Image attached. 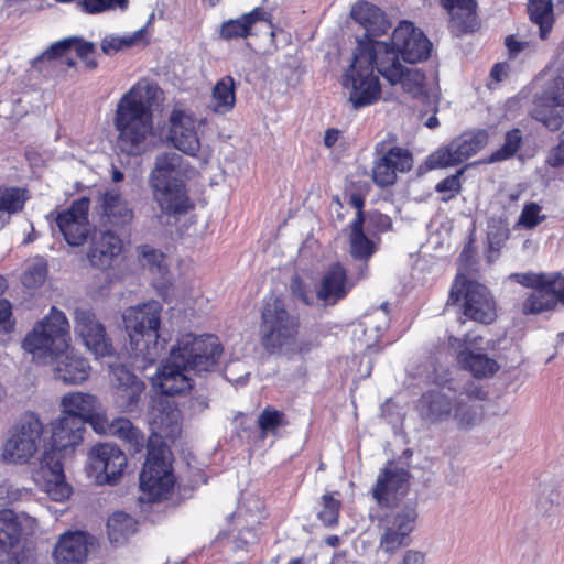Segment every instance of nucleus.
I'll return each mask as SVG.
<instances>
[{
    "label": "nucleus",
    "mask_w": 564,
    "mask_h": 564,
    "mask_svg": "<svg viewBox=\"0 0 564 564\" xmlns=\"http://www.w3.org/2000/svg\"><path fill=\"white\" fill-rule=\"evenodd\" d=\"M69 322L61 310L52 306L22 340V348L40 364L56 362L55 375L65 383L79 384L89 377L88 360L73 352Z\"/></svg>",
    "instance_id": "obj_2"
},
{
    "label": "nucleus",
    "mask_w": 564,
    "mask_h": 564,
    "mask_svg": "<svg viewBox=\"0 0 564 564\" xmlns=\"http://www.w3.org/2000/svg\"><path fill=\"white\" fill-rule=\"evenodd\" d=\"M62 415L69 419L75 431L90 423L95 430L105 417L98 413V399L89 393L70 392L62 399Z\"/></svg>",
    "instance_id": "obj_21"
},
{
    "label": "nucleus",
    "mask_w": 564,
    "mask_h": 564,
    "mask_svg": "<svg viewBox=\"0 0 564 564\" xmlns=\"http://www.w3.org/2000/svg\"><path fill=\"white\" fill-rule=\"evenodd\" d=\"M236 105V84L231 75L221 77L212 90V110L215 113L225 115L231 111Z\"/></svg>",
    "instance_id": "obj_39"
},
{
    "label": "nucleus",
    "mask_w": 564,
    "mask_h": 564,
    "mask_svg": "<svg viewBox=\"0 0 564 564\" xmlns=\"http://www.w3.org/2000/svg\"><path fill=\"white\" fill-rule=\"evenodd\" d=\"M260 21L268 22L272 26L271 14L262 7H256L237 19H229L223 22L219 35L226 41L247 39L252 35L254 24Z\"/></svg>",
    "instance_id": "obj_29"
},
{
    "label": "nucleus",
    "mask_w": 564,
    "mask_h": 564,
    "mask_svg": "<svg viewBox=\"0 0 564 564\" xmlns=\"http://www.w3.org/2000/svg\"><path fill=\"white\" fill-rule=\"evenodd\" d=\"M47 274L45 265H32L23 273L22 282L26 288H36L44 283Z\"/></svg>",
    "instance_id": "obj_57"
},
{
    "label": "nucleus",
    "mask_w": 564,
    "mask_h": 564,
    "mask_svg": "<svg viewBox=\"0 0 564 564\" xmlns=\"http://www.w3.org/2000/svg\"><path fill=\"white\" fill-rule=\"evenodd\" d=\"M530 20L540 28V37L545 40L554 23L553 3L551 0H529Z\"/></svg>",
    "instance_id": "obj_42"
},
{
    "label": "nucleus",
    "mask_w": 564,
    "mask_h": 564,
    "mask_svg": "<svg viewBox=\"0 0 564 564\" xmlns=\"http://www.w3.org/2000/svg\"><path fill=\"white\" fill-rule=\"evenodd\" d=\"M74 323L75 334L97 358L112 354L111 339L91 310L76 308Z\"/></svg>",
    "instance_id": "obj_16"
},
{
    "label": "nucleus",
    "mask_w": 564,
    "mask_h": 564,
    "mask_svg": "<svg viewBox=\"0 0 564 564\" xmlns=\"http://www.w3.org/2000/svg\"><path fill=\"white\" fill-rule=\"evenodd\" d=\"M29 191L19 186H0V230L10 223L12 215L24 209Z\"/></svg>",
    "instance_id": "obj_37"
},
{
    "label": "nucleus",
    "mask_w": 564,
    "mask_h": 564,
    "mask_svg": "<svg viewBox=\"0 0 564 564\" xmlns=\"http://www.w3.org/2000/svg\"><path fill=\"white\" fill-rule=\"evenodd\" d=\"M411 475L408 469L399 466L394 460H388L380 470L372 494H398L406 491Z\"/></svg>",
    "instance_id": "obj_34"
},
{
    "label": "nucleus",
    "mask_w": 564,
    "mask_h": 564,
    "mask_svg": "<svg viewBox=\"0 0 564 564\" xmlns=\"http://www.w3.org/2000/svg\"><path fill=\"white\" fill-rule=\"evenodd\" d=\"M162 305L156 301L147 302L126 310L123 314L124 327L129 335V345L132 354L147 364H153L164 349L160 343Z\"/></svg>",
    "instance_id": "obj_6"
},
{
    "label": "nucleus",
    "mask_w": 564,
    "mask_h": 564,
    "mask_svg": "<svg viewBox=\"0 0 564 564\" xmlns=\"http://www.w3.org/2000/svg\"><path fill=\"white\" fill-rule=\"evenodd\" d=\"M75 40L74 46L76 50L77 56L85 63L86 67L89 69H95L97 67V61L95 58V46L91 42L83 41L78 37H72Z\"/></svg>",
    "instance_id": "obj_55"
},
{
    "label": "nucleus",
    "mask_w": 564,
    "mask_h": 564,
    "mask_svg": "<svg viewBox=\"0 0 564 564\" xmlns=\"http://www.w3.org/2000/svg\"><path fill=\"white\" fill-rule=\"evenodd\" d=\"M367 229L371 235H380L392 229V219L390 216L379 210H371L366 214Z\"/></svg>",
    "instance_id": "obj_51"
},
{
    "label": "nucleus",
    "mask_w": 564,
    "mask_h": 564,
    "mask_svg": "<svg viewBox=\"0 0 564 564\" xmlns=\"http://www.w3.org/2000/svg\"><path fill=\"white\" fill-rule=\"evenodd\" d=\"M65 457L44 451L40 466L33 471V480L45 494H73V487L66 481L64 473Z\"/></svg>",
    "instance_id": "obj_22"
},
{
    "label": "nucleus",
    "mask_w": 564,
    "mask_h": 564,
    "mask_svg": "<svg viewBox=\"0 0 564 564\" xmlns=\"http://www.w3.org/2000/svg\"><path fill=\"white\" fill-rule=\"evenodd\" d=\"M128 459L116 444L99 443L89 452V469L98 485H116L123 475Z\"/></svg>",
    "instance_id": "obj_13"
},
{
    "label": "nucleus",
    "mask_w": 564,
    "mask_h": 564,
    "mask_svg": "<svg viewBox=\"0 0 564 564\" xmlns=\"http://www.w3.org/2000/svg\"><path fill=\"white\" fill-rule=\"evenodd\" d=\"M110 380L117 404L124 412H134L144 394L145 382L124 365L110 367Z\"/></svg>",
    "instance_id": "obj_19"
},
{
    "label": "nucleus",
    "mask_w": 564,
    "mask_h": 564,
    "mask_svg": "<svg viewBox=\"0 0 564 564\" xmlns=\"http://www.w3.org/2000/svg\"><path fill=\"white\" fill-rule=\"evenodd\" d=\"M180 160L175 153H164L158 156L150 174L153 197L166 215H182L194 208L186 184L177 172Z\"/></svg>",
    "instance_id": "obj_7"
},
{
    "label": "nucleus",
    "mask_w": 564,
    "mask_h": 564,
    "mask_svg": "<svg viewBox=\"0 0 564 564\" xmlns=\"http://www.w3.org/2000/svg\"><path fill=\"white\" fill-rule=\"evenodd\" d=\"M564 67L558 74L547 79L535 98L531 117L542 123L549 131L561 130L564 124Z\"/></svg>",
    "instance_id": "obj_12"
},
{
    "label": "nucleus",
    "mask_w": 564,
    "mask_h": 564,
    "mask_svg": "<svg viewBox=\"0 0 564 564\" xmlns=\"http://www.w3.org/2000/svg\"><path fill=\"white\" fill-rule=\"evenodd\" d=\"M449 14L448 28L456 35L474 33L480 28L476 0H440Z\"/></svg>",
    "instance_id": "obj_25"
},
{
    "label": "nucleus",
    "mask_w": 564,
    "mask_h": 564,
    "mask_svg": "<svg viewBox=\"0 0 564 564\" xmlns=\"http://www.w3.org/2000/svg\"><path fill=\"white\" fill-rule=\"evenodd\" d=\"M301 316L282 295L271 294L264 297L259 339L262 348L270 355L281 354L297 341L301 332Z\"/></svg>",
    "instance_id": "obj_5"
},
{
    "label": "nucleus",
    "mask_w": 564,
    "mask_h": 564,
    "mask_svg": "<svg viewBox=\"0 0 564 564\" xmlns=\"http://www.w3.org/2000/svg\"><path fill=\"white\" fill-rule=\"evenodd\" d=\"M464 137L470 143L475 154L484 149L489 142V133L485 129H478L471 133H465Z\"/></svg>",
    "instance_id": "obj_61"
},
{
    "label": "nucleus",
    "mask_w": 564,
    "mask_h": 564,
    "mask_svg": "<svg viewBox=\"0 0 564 564\" xmlns=\"http://www.w3.org/2000/svg\"><path fill=\"white\" fill-rule=\"evenodd\" d=\"M546 164L553 169L564 165V130L560 134L558 143L550 150Z\"/></svg>",
    "instance_id": "obj_59"
},
{
    "label": "nucleus",
    "mask_w": 564,
    "mask_h": 564,
    "mask_svg": "<svg viewBox=\"0 0 564 564\" xmlns=\"http://www.w3.org/2000/svg\"><path fill=\"white\" fill-rule=\"evenodd\" d=\"M165 440L170 438L160 430L153 431L147 440V457L139 475L143 494H171L174 489V455Z\"/></svg>",
    "instance_id": "obj_8"
},
{
    "label": "nucleus",
    "mask_w": 564,
    "mask_h": 564,
    "mask_svg": "<svg viewBox=\"0 0 564 564\" xmlns=\"http://www.w3.org/2000/svg\"><path fill=\"white\" fill-rule=\"evenodd\" d=\"M558 305L564 306V274L561 272L547 273L542 313L554 311Z\"/></svg>",
    "instance_id": "obj_43"
},
{
    "label": "nucleus",
    "mask_w": 564,
    "mask_h": 564,
    "mask_svg": "<svg viewBox=\"0 0 564 564\" xmlns=\"http://www.w3.org/2000/svg\"><path fill=\"white\" fill-rule=\"evenodd\" d=\"M8 289L7 280L0 275V296L3 295ZM15 321L12 318L11 303L0 297V327L6 332H11L14 328Z\"/></svg>",
    "instance_id": "obj_52"
},
{
    "label": "nucleus",
    "mask_w": 564,
    "mask_h": 564,
    "mask_svg": "<svg viewBox=\"0 0 564 564\" xmlns=\"http://www.w3.org/2000/svg\"><path fill=\"white\" fill-rule=\"evenodd\" d=\"M70 420L61 415L51 423V437L45 444L44 451H52L62 457L72 455L75 448L82 443L85 427L75 431L70 425Z\"/></svg>",
    "instance_id": "obj_27"
},
{
    "label": "nucleus",
    "mask_w": 564,
    "mask_h": 564,
    "mask_svg": "<svg viewBox=\"0 0 564 564\" xmlns=\"http://www.w3.org/2000/svg\"><path fill=\"white\" fill-rule=\"evenodd\" d=\"M173 358L185 364L195 375L214 371L223 355V346L214 335H186L172 348Z\"/></svg>",
    "instance_id": "obj_10"
},
{
    "label": "nucleus",
    "mask_w": 564,
    "mask_h": 564,
    "mask_svg": "<svg viewBox=\"0 0 564 564\" xmlns=\"http://www.w3.org/2000/svg\"><path fill=\"white\" fill-rule=\"evenodd\" d=\"M138 530V522L123 511L113 512L107 521V535L111 544H123Z\"/></svg>",
    "instance_id": "obj_41"
},
{
    "label": "nucleus",
    "mask_w": 564,
    "mask_h": 564,
    "mask_svg": "<svg viewBox=\"0 0 564 564\" xmlns=\"http://www.w3.org/2000/svg\"><path fill=\"white\" fill-rule=\"evenodd\" d=\"M74 42L75 40L68 37L53 43L46 51L36 57L34 63H37L42 59L53 61L64 56L65 53L74 46Z\"/></svg>",
    "instance_id": "obj_56"
},
{
    "label": "nucleus",
    "mask_w": 564,
    "mask_h": 564,
    "mask_svg": "<svg viewBox=\"0 0 564 564\" xmlns=\"http://www.w3.org/2000/svg\"><path fill=\"white\" fill-rule=\"evenodd\" d=\"M349 228V252L355 260L364 262L358 276V279H362L368 272V261L377 252V245L365 234V223L354 219Z\"/></svg>",
    "instance_id": "obj_32"
},
{
    "label": "nucleus",
    "mask_w": 564,
    "mask_h": 564,
    "mask_svg": "<svg viewBox=\"0 0 564 564\" xmlns=\"http://www.w3.org/2000/svg\"><path fill=\"white\" fill-rule=\"evenodd\" d=\"M90 535L83 531L64 533L56 543L53 556L57 564H83L88 555Z\"/></svg>",
    "instance_id": "obj_28"
},
{
    "label": "nucleus",
    "mask_w": 564,
    "mask_h": 564,
    "mask_svg": "<svg viewBox=\"0 0 564 564\" xmlns=\"http://www.w3.org/2000/svg\"><path fill=\"white\" fill-rule=\"evenodd\" d=\"M464 173V169L458 170L455 174L449 175L435 185V191L442 194L441 200L447 203L455 198L462 192L460 177Z\"/></svg>",
    "instance_id": "obj_47"
},
{
    "label": "nucleus",
    "mask_w": 564,
    "mask_h": 564,
    "mask_svg": "<svg viewBox=\"0 0 564 564\" xmlns=\"http://www.w3.org/2000/svg\"><path fill=\"white\" fill-rule=\"evenodd\" d=\"M138 254L141 257L142 264L148 267L150 271L164 273L166 264L164 263V254L151 246L142 245L138 248Z\"/></svg>",
    "instance_id": "obj_48"
},
{
    "label": "nucleus",
    "mask_w": 564,
    "mask_h": 564,
    "mask_svg": "<svg viewBox=\"0 0 564 564\" xmlns=\"http://www.w3.org/2000/svg\"><path fill=\"white\" fill-rule=\"evenodd\" d=\"M101 217L105 224L123 227L132 221L134 213L119 192L107 191L101 198Z\"/></svg>",
    "instance_id": "obj_33"
},
{
    "label": "nucleus",
    "mask_w": 564,
    "mask_h": 564,
    "mask_svg": "<svg viewBox=\"0 0 564 564\" xmlns=\"http://www.w3.org/2000/svg\"><path fill=\"white\" fill-rule=\"evenodd\" d=\"M89 205L90 200L88 197H80L73 200L69 207L62 212H51L46 218L55 221L68 245L78 247L86 241L89 232Z\"/></svg>",
    "instance_id": "obj_14"
},
{
    "label": "nucleus",
    "mask_w": 564,
    "mask_h": 564,
    "mask_svg": "<svg viewBox=\"0 0 564 564\" xmlns=\"http://www.w3.org/2000/svg\"><path fill=\"white\" fill-rule=\"evenodd\" d=\"M505 45L507 46V48L509 51V55L511 57H514L516 55H518L524 48V43L518 41L514 37V35H508L505 39Z\"/></svg>",
    "instance_id": "obj_64"
},
{
    "label": "nucleus",
    "mask_w": 564,
    "mask_h": 564,
    "mask_svg": "<svg viewBox=\"0 0 564 564\" xmlns=\"http://www.w3.org/2000/svg\"><path fill=\"white\" fill-rule=\"evenodd\" d=\"M547 273H513L510 279L518 284L531 289L532 291L521 303V312L523 315H538L542 313L541 305L543 303Z\"/></svg>",
    "instance_id": "obj_30"
},
{
    "label": "nucleus",
    "mask_w": 564,
    "mask_h": 564,
    "mask_svg": "<svg viewBox=\"0 0 564 564\" xmlns=\"http://www.w3.org/2000/svg\"><path fill=\"white\" fill-rule=\"evenodd\" d=\"M22 525L10 509L0 510V555L8 554L20 542Z\"/></svg>",
    "instance_id": "obj_40"
},
{
    "label": "nucleus",
    "mask_w": 564,
    "mask_h": 564,
    "mask_svg": "<svg viewBox=\"0 0 564 564\" xmlns=\"http://www.w3.org/2000/svg\"><path fill=\"white\" fill-rule=\"evenodd\" d=\"M425 554L415 550H408L400 564H424Z\"/></svg>",
    "instance_id": "obj_63"
},
{
    "label": "nucleus",
    "mask_w": 564,
    "mask_h": 564,
    "mask_svg": "<svg viewBox=\"0 0 564 564\" xmlns=\"http://www.w3.org/2000/svg\"><path fill=\"white\" fill-rule=\"evenodd\" d=\"M391 317L387 305H381L379 308L367 314L364 318V332L369 338L375 341H380L390 327Z\"/></svg>",
    "instance_id": "obj_44"
},
{
    "label": "nucleus",
    "mask_w": 564,
    "mask_h": 564,
    "mask_svg": "<svg viewBox=\"0 0 564 564\" xmlns=\"http://www.w3.org/2000/svg\"><path fill=\"white\" fill-rule=\"evenodd\" d=\"M523 145V134L519 128L508 130L503 138V143L500 148L495 150L487 163H496L507 161L513 158Z\"/></svg>",
    "instance_id": "obj_45"
},
{
    "label": "nucleus",
    "mask_w": 564,
    "mask_h": 564,
    "mask_svg": "<svg viewBox=\"0 0 564 564\" xmlns=\"http://www.w3.org/2000/svg\"><path fill=\"white\" fill-rule=\"evenodd\" d=\"M391 59L389 65L378 64L375 66V73L381 75L391 85L400 83L402 88L408 94L414 97L424 94L426 76L425 73L420 69H408L400 61L390 52Z\"/></svg>",
    "instance_id": "obj_23"
},
{
    "label": "nucleus",
    "mask_w": 564,
    "mask_h": 564,
    "mask_svg": "<svg viewBox=\"0 0 564 564\" xmlns=\"http://www.w3.org/2000/svg\"><path fill=\"white\" fill-rule=\"evenodd\" d=\"M351 18L365 29V37L359 41H376L375 37L384 35L391 28L387 14L376 4L358 1L350 11Z\"/></svg>",
    "instance_id": "obj_26"
},
{
    "label": "nucleus",
    "mask_w": 564,
    "mask_h": 564,
    "mask_svg": "<svg viewBox=\"0 0 564 564\" xmlns=\"http://www.w3.org/2000/svg\"><path fill=\"white\" fill-rule=\"evenodd\" d=\"M191 371L185 364L173 358L171 349L169 358L159 369V387L161 395L153 400L151 406V424L174 442L182 432V412L171 397L183 394L193 388Z\"/></svg>",
    "instance_id": "obj_4"
},
{
    "label": "nucleus",
    "mask_w": 564,
    "mask_h": 564,
    "mask_svg": "<svg viewBox=\"0 0 564 564\" xmlns=\"http://www.w3.org/2000/svg\"><path fill=\"white\" fill-rule=\"evenodd\" d=\"M392 53L398 61L415 64L426 61L432 43L411 21H401L392 31L390 41H359L352 63L346 69L341 84L349 89V102L355 109L376 104L381 98V85L375 66L389 65Z\"/></svg>",
    "instance_id": "obj_1"
},
{
    "label": "nucleus",
    "mask_w": 564,
    "mask_h": 564,
    "mask_svg": "<svg viewBox=\"0 0 564 564\" xmlns=\"http://www.w3.org/2000/svg\"><path fill=\"white\" fill-rule=\"evenodd\" d=\"M154 98L153 86L135 84L117 104L113 118L117 144L127 155H140L152 134Z\"/></svg>",
    "instance_id": "obj_3"
},
{
    "label": "nucleus",
    "mask_w": 564,
    "mask_h": 564,
    "mask_svg": "<svg viewBox=\"0 0 564 564\" xmlns=\"http://www.w3.org/2000/svg\"><path fill=\"white\" fill-rule=\"evenodd\" d=\"M108 433L120 441L131 454H139L147 448L143 432L129 419L116 417L108 424Z\"/></svg>",
    "instance_id": "obj_35"
},
{
    "label": "nucleus",
    "mask_w": 564,
    "mask_h": 564,
    "mask_svg": "<svg viewBox=\"0 0 564 564\" xmlns=\"http://www.w3.org/2000/svg\"><path fill=\"white\" fill-rule=\"evenodd\" d=\"M475 155L474 149L466 140L464 134L452 141L448 145L441 148L430 154L426 159L429 169L454 166L463 163L470 156Z\"/></svg>",
    "instance_id": "obj_31"
},
{
    "label": "nucleus",
    "mask_w": 564,
    "mask_h": 564,
    "mask_svg": "<svg viewBox=\"0 0 564 564\" xmlns=\"http://www.w3.org/2000/svg\"><path fill=\"white\" fill-rule=\"evenodd\" d=\"M43 430V423L34 412H24L3 445V459L14 464L29 463L39 449Z\"/></svg>",
    "instance_id": "obj_11"
},
{
    "label": "nucleus",
    "mask_w": 564,
    "mask_h": 564,
    "mask_svg": "<svg viewBox=\"0 0 564 564\" xmlns=\"http://www.w3.org/2000/svg\"><path fill=\"white\" fill-rule=\"evenodd\" d=\"M341 502L334 496H322V508L318 511V519L326 527H335L338 524Z\"/></svg>",
    "instance_id": "obj_49"
},
{
    "label": "nucleus",
    "mask_w": 564,
    "mask_h": 564,
    "mask_svg": "<svg viewBox=\"0 0 564 564\" xmlns=\"http://www.w3.org/2000/svg\"><path fill=\"white\" fill-rule=\"evenodd\" d=\"M457 361L464 370L469 371L473 377L478 379L491 378L500 368L496 359L484 352H475L469 348L458 352Z\"/></svg>",
    "instance_id": "obj_36"
},
{
    "label": "nucleus",
    "mask_w": 564,
    "mask_h": 564,
    "mask_svg": "<svg viewBox=\"0 0 564 564\" xmlns=\"http://www.w3.org/2000/svg\"><path fill=\"white\" fill-rule=\"evenodd\" d=\"M346 198L347 203L357 210L354 219H359V223H366V214L364 212L365 193L360 191H350L346 193Z\"/></svg>",
    "instance_id": "obj_58"
},
{
    "label": "nucleus",
    "mask_w": 564,
    "mask_h": 564,
    "mask_svg": "<svg viewBox=\"0 0 564 564\" xmlns=\"http://www.w3.org/2000/svg\"><path fill=\"white\" fill-rule=\"evenodd\" d=\"M258 427L262 438L269 434H274L279 427L286 426L289 421L283 411L278 410L271 405H267L258 416Z\"/></svg>",
    "instance_id": "obj_46"
},
{
    "label": "nucleus",
    "mask_w": 564,
    "mask_h": 564,
    "mask_svg": "<svg viewBox=\"0 0 564 564\" xmlns=\"http://www.w3.org/2000/svg\"><path fill=\"white\" fill-rule=\"evenodd\" d=\"M457 305L467 321L490 325L497 318V303L489 289L462 273L453 280L446 301V306Z\"/></svg>",
    "instance_id": "obj_9"
},
{
    "label": "nucleus",
    "mask_w": 564,
    "mask_h": 564,
    "mask_svg": "<svg viewBox=\"0 0 564 564\" xmlns=\"http://www.w3.org/2000/svg\"><path fill=\"white\" fill-rule=\"evenodd\" d=\"M419 404L422 415L433 422L448 417L453 410L451 398L438 390L423 393Z\"/></svg>",
    "instance_id": "obj_38"
},
{
    "label": "nucleus",
    "mask_w": 564,
    "mask_h": 564,
    "mask_svg": "<svg viewBox=\"0 0 564 564\" xmlns=\"http://www.w3.org/2000/svg\"><path fill=\"white\" fill-rule=\"evenodd\" d=\"M128 4V0H79L78 2L82 11L88 14H99L116 8L126 10Z\"/></svg>",
    "instance_id": "obj_50"
},
{
    "label": "nucleus",
    "mask_w": 564,
    "mask_h": 564,
    "mask_svg": "<svg viewBox=\"0 0 564 564\" xmlns=\"http://www.w3.org/2000/svg\"><path fill=\"white\" fill-rule=\"evenodd\" d=\"M122 250L121 238L111 230H105L91 238L87 258L91 267L104 271L113 267Z\"/></svg>",
    "instance_id": "obj_24"
},
{
    "label": "nucleus",
    "mask_w": 564,
    "mask_h": 564,
    "mask_svg": "<svg viewBox=\"0 0 564 564\" xmlns=\"http://www.w3.org/2000/svg\"><path fill=\"white\" fill-rule=\"evenodd\" d=\"M416 518L415 506H406L400 511L393 510L381 518L383 533L379 545L384 553L394 554L399 549L410 544Z\"/></svg>",
    "instance_id": "obj_15"
},
{
    "label": "nucleus",
    "mask_w": 564,
    "mask_h": 564,
    "mask_svg": "<svg viewBox=\"0 0 564 564\" xmlns=\"http://www.w3.org/2000/svg\"><path fill=\"white\" fill-rule=\"evenodd\" d=\"M171 496H139L138 506L142 513L149 514L154 508L162 506Z\"/></svg>",
    "instance_id": "obj_60"
},
{
    "label": "nucleus",
    "mask_w": 564,
    "mask_h": 564,
    "mask_svg": "<svg viewBox=\"0 0 564 564\" xmlns=\"http://www.w3.org/2000/svg\"><path fill=\"white\" fill-rule=\"evenodd\" d=\"M167 140L184 154L196 156L200 150V140L195 113L174 108L169 118Z\"/></svg>",
    "instance_id": "obj_17"
},
{
    "label": "nucleus",
    "mask_w": 564,
    "mask_h": 564,
    "mask_svg": "<svg viewBox=\"0 0 564 564\" xmlns=\"http://www.w3.org/2000/svg\"><path fill=\"white\" fill-rule=\"evenodd\" d=\"M541 206L538 203L531 202L524 205L519 223L527 229H532L546 219V216L541 214Z\"/></svg>",
    "instance_id": "obj_53"
},
{
    "label": "nucleus",
    "mask_w": 564,
    "mask_h": 564,
    "mask_svg": "<svg viewBox=\"0 0 564 564\" xmlns=\"http://www.w3.org/2000/svg\"><path fill=\"white\" fill-rule=\"evenodd\" d=\"M291 294L296 297L304 305L311 306L314 303V299L310 286L304 282L300 275L292 276L290 281Z\"/></svg>",
    "instance_id": "obj_54"
},
{
    "label": "nucleus",
    "mask_w": 564,
    "mask_h": 564,
    "mask_svg": "<svg viewBox=\"0 0 564 564\" xmlns=\"http://www.w3.org/2000/svg\"><path fill=\"white\" fill-rule=\"evenodd\" d=\"M354 286L345 265L336 261L328 264L316 284V297L324 306H334L345 300Z\"/></svg>",
    "instance_id": "obj_20"
},
{
    "label": "nucleus",
    "mask_w": 564,
    "mask_h": 564,
    "mask_svg": "<svg viewBox=\"0 0 564 564\" xmlns=\"http://www.w3.org/2000/svg\"><path fill=\"white\" fill-rule=\"evenodd\" d=\"M258 535L253 528H243L235 538V546L238 550H245L249 544L257 542Z\"/></svg>",
    "instance_id": "obj_62"
},
{
    "label": "nucleus",
    "mask_w": 564,
    "mask_h": 564,
    "mask_svg": "<svg viewBox=\"0 0 564 564\" xmlns=\"http://www.w3.org/2000/svg\"><path fill=\"white\" fill-rule=\"evenodd\" d=\"M376 151L382 152V155L375 163L372 180L380 187L393 185L398 173L409 172L413 166L412 153L404 148L392 147L386 150L384 142H380Z\"/></svg>",
    "instance_id": "obj_18"
}]
</instances>
